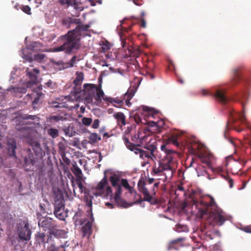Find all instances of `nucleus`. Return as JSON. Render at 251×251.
Masks as SVG:
<instances>
[{
  "mask_svg": "<svg viewBox=\"0 0 251 251\" xmlns=\"http://www.w3.org/2000/svg\"><path fill=\"white\" fill-rule=\"evenodd\" d=\"M91 221H92L91 220ZM90 222L87 219H84L83 221H80V224L82 225L84 222L86 223L81 227V231L83 233V236H85L87 235H90L92 231V223L93 222Z\"/></svg>",
  "mask_w": 251,
  "mask_h": 251,
  "instance_id": "nucleus-18",
  "label": "nucleus"
},
{
  "mask_svg": "<svg viewBox=\"0 0 251 251\" xmlns=\"http://www.w3.org/2000/svg\"><path fill=\"white\" fill-rule=\"evenodd\" d=\"M76 24L77 25L75 29L69 31L67 34L63 36L64 42L61 46L49 50H42V51L48 52L63 51L65 53L69 54L75 53L80 47L81 31H87L90 27L89 25L81 24L80 20L79 23ZM41 47H42V44L37 42H33L31 44V49L34 50H41V49L39 48Z\"/></svg>",
  "mask_w": 251,
  "mask_h": 251,
  "instance_id": "nucleus-2",
  "label": "nucleus"
},
{
  "mask_svg": "<svg viewBox=\"0 0 251 251\" xmlns=\"http://www.w3.org/2000/svg\"><path fill=\"white\" fill-rule=\"evenodd\" d=\"M46 234L45 233L38 232L36 235V240L40 244L45 242Z\"/></svg>",
  "mask_w": 251,
  "mask_h": 251,
  "instance_id": "nucleus-44",
  "label": "nucleus"
},
{
  "mask_svg": "<svg viewBox=\"0 0 251 251\" xmlns=\"http://www.w3.org/2000/svg\"><path fill=\"white\" fill-rule=\"evenodd\" d=\"M175 230L178 232H186L188 231V228L186 226L178 224L175 226Z\"/></svg>",
  "mask_w": 251,
  "mask_h": 251,
  "instance_id": "nucleus-42",
  "label": "nucleus"
},
{
  "mask_svg": "<svg viewBox=\"0 0 251 251\" xmlns=\"http://www.w3.org/2000/svg\"><path fill=\"white\" fill-rule=\"evenodd\" d=\"M38 225L39 226L42 227L45 231L47 230H52L56 227V226L52 222V219L48 218L39 220Z\"/></svg>",
  "mask_w": 251,
  "mask_h": 251,
  "instance_id": "nucleus-16",
  "label": "nucleus"
},
{
  "mask_svg": "<svg viewBox=\"0 0 251 251\" xmlns=\"http://www.w3.org/2000/svg\"><path fill=\"white\" fill-rule=\"evenodd\" d=\"M224 177L226 179V180L228 182L229 187L232 188L234 184L233 179L231 177H230L228 176H225Z\"/></svg>",
  "mask_w": 251,
  "mask_h": 251,
  "instance_id": "nucleus-55",
  "label": "nucleus"
},
{
  "mask_svg": "<svg viewBox=\"0 0 251 251\" xmlns=\"http://www.w3.org/2000/svg\"><path fill=\"white\" fill-rule=\"evenodd\" d=\"M84 200V202L86 204V205L90 208V209L89 210H88L87 212L89 214H90V219H91L92 221H94V217L93 216V213H92V200L91 199H89L88 197H85Z\"/></svg>",
  "mask_w": 251,
  "mask_h": 251,
  "instance_id": "nucleus-34",
  "label": "nucleus"
},
{
  "mask_svg": "<svg viewBox=\"0 0 251 251\" xmlns=\"http://www.w3.org/2000/svg\"><path fill=\"white\" fill-rule=\"evenodd\" d=\"M247 97L245 95H242L241 97L237 98V100L240 101L243 104L244 103V100H247Z\"/></svg>",
  "mask_w": 251,
  "mask_h": 251,
  "instance_id": "nucleus-63",
  "label": "nucleus"
},
{
  "mask_svg": "<svg viewBox=\"0 0 251 251\" xmlns=\"http://www.w3.org/2000/svg\"><path fill=\"white\" fill-rule=\"evenodd\" d=\"M124 143L126 148L130 151H133L136 155H138L142 159H145L146 157L149 156L144 150L141 149L140 144H135L131 143L129 139L126 136L123 138Z\"/></svg>",
  "mask_w": 251,
  "mask_h": 251,
  "instance_id": "nucleus-6",
  "label": "nucleus"
},
{
  "mask_svg": "<svg viewBox=\"0 0 251 251\" xmlns=\"http://www.w3.org/2000/svg\"><path fill=\"white\" fill-rule=\"evenodd\" d=\"M101 140V137L96 133H92L89 137V143L94 144L98 141Z\"/></svg>",
  "mask_w": 251,
  "mask_h": 251,
  "instance_id": "nucleus-37",
  "label": "nucleus"
},
{
  "mask_svg": "<svg viewBox=\"0 0 251 251\" xmlns=\"http://www.w3.org/2000/svg\"><path fill=\"white\" fill-rule=\"evenodd\" d=\"M63 141L59 142L58 144V151L61 156L66 154V151L68 147L67 141L63 138Z\"/></svg>",
  "mask_w": 251,
  "mask_h": 251,
  "instance_id": "nucleus-27",
  "label": "nucleus"
},
{
  "mask_svg": "<svg viewBox=\"0 0 251 251\" xmlns=\"http://www.w3.org/2000/svg\"><path fill=\"white\" fill-rule=\"evenodd\" d=\"M53 213L55 216L59 220H65L68 216V210L65 209V204L62 200L58 203H55Z\"/></svg>",
  "mask_w": 251,
  "mask_h": 251,
  "instance_id": "nucleus-12",
  "label": "nucleus"
},
{
  "mask_svg": "<svg viewBox=\"0 0 251 251\" xmlns=\"http://www.w3.org/2000/svg\"><path fill=\"white\" fill-rule=\"evenodd\" d=\"M109 180L113 187L116 188L118 189L120 187L121 191H122V186L119 184L120 182L119 176L115 174H113L109 178Z\"/></svg>",
  "mask_w": 251,
  "mask_h": 251,
  "instance_id": "nucleus-28",
  "label": "nucleus"
},
{
  "mask_svg": "<svg viewBox=\"0 0 251 251\" xmlns=\"http://www.w3.org/2000/svg\"><path fill=\"white\" fill-rule=\"evenodd\" d=\"M80 59H78L75 55L73 56L69 62H67L68 68H72L74 66V64L76 63V60L79 61Z\"/></svg>",
  "mask_w": 251,
  "mask_h": 251,
  "instance_id": "nucleus-45",
  "label": "nucleus"
},
{
  "mask_svg": "<svg viewBox=\"0 0 251 251\" xmlns=\"http://www.w3.org/2000/svg\"><path fill=\"white\" fill-rule=\"evenodd\" d=\"M104 96L105 95H88V97L87 98L91 99L92 100H95L94 102L98 105L101 101V98L104 99Z\"/></svg>",
  "mask_w": 251,
  "mask_h": 251,
  "instance_id": "nucleus-39",
  "label": "nucleus"
},
{
  "mask_svg": "<svg viewBox=\"0 0 251 251\" xmlns=\"http://www.w3.org/2000/svg\"><path fill=\"white\" fill-rule=\"evenodd\" d=\"M65 119V117L59 114L51 116L49 118V120L50 122H58L59 121H63Z\"/></svg>",
  "mask_w": 251,
  "mask_h": 251,
  "instance_id": "nucleus-40",
  "label": "nucleus"
},
{
  "mask_svg": "<svg viewBox=\"0 0 251 251\" xmlns=\"http://www.w3.org/2000/svg\"><path fill=\"white\" fill-rule=\"evenodd\" d=\"M181 135V133L178 131L173 132L166 141V144L161 145V150L164 151L168 155L171 154L173 152V151L166 149V144L172 143L175 146L178 147L179 146V142H181L180 140Z\"/></svg>",
  "mask_w": 251,
  "mask_h": 251,
  "instance_id": "nucleus-9",
  "label": "nucleus"
},
{
  "mask_svg": "<svg viewBox=\"0 0 251 251\" xmlns=\"http://www.w3.org/2000/svg\"><path fill=\"white\" fill-rule=\"evenodd\" d=\"M58 2L62 6L66 5V8L70 6H73L75 9H79L78 6L80 3L77 0H59Z\"/></svg>",
  "mask_w": 251,
  "mask_h": 251,
  "instance_id": "nucleus-19",
  "label": "nucleus"
},
{
  "mask_svg": "<svg viewBox=\"0 0 251 251\" xmlns=\"http://www.w3.org/2000/svg\"><path fill=\"white\" fill-rule=\"evenodd\" d=\"M72 171L77 177L76 179L82 178V171L76 164H75V165H73V168L72 169Z\"/></svg>",
  "mask_w": 251,
  "mask_h": 251,
  "instance_id": "nucleus-36",
  "label": "nucleus"
},
{
  "mask_svg": "<svg viewBox=\"0 0 251 251\" xmlns=\"http://www.w3.org/2000/svg\"><path fill=\"white\" fill-rule=\"evenodd\" d=\"M152 171L154 175H160L161 176H163V178H158L159 179H163V181H165L168 178L167 173H164L163 169L160 163L159 166L157 168L154 167Z\"/></svg>",
  "mask_w": 251,
  "mask_h": 251,
  "instance_id": "nucleus-20",
  "label": "nucleus"
},
{
  "mask_svg": "<svg viewBox=\"0 0 251 251\" xmlns=\"http://www.w3.org/2000/svg\"><path fill=\"white\" fill-rule=\"evenodd\" d=\"M233 160V157L232 155H229L228 156V157H227L226 158V160H225V165L226 167H227L228 165V163H229V162Z\"/></svg>",
  "mask_w": 251,
  "mask_h": 251,
  "instance_id": "nucleus-60",
  "label": "nucleus"
},
{
  "mask_svg": "<svg viewBox=\"0 0 251 251\" xmlns=\"http://www.w3.org/2000/svg\"><path fill=\"white\" fill-rule=\"evenodd\" d=\"M142 110L144 111L145 116L148 117H153L155 114L157 113L154 108H151L146 106H142Z\"/></svg>",
  "mask_w": 251,
  "mask_h": 251,
  "instance_id": "nucleus-29",
  "label": "nucleus"
},
{
  "mask_svg": "<svg viewBox=\"0 0 251 251\" xmlns=\"http://www.w3.org/2000/svg\"><path fill=\"white\" fill-rule=\"evenodd\" d=\"M52 63L53 65L56 66L59 70H64L68 68L67 62L65 63L62 60L59 61H52Z\"/></svg>",
  "mask_w": 251,
  "mask_h": 251,
  "instance_id": "nucleus-35",
  "label": "nucleus"
},
{
  "mask_svg": "<svg viewBox=\"0 0 251 251\" xmlns=\"http://www.w3.org/2000/svg\"><path fill=\"white\" fill-rule=\"evenodd\" d=\"M16 149V142L14 140H11L8 142L7 150L10 156H15Z\"/></svg>",
  "mask_w": 251,
  "mask_h": 251,
  "instance_id": "nucleus-22",
  "label": "nucleus"
},
{
  "mask_svg": "<svg viewBox=\"0 0 251 251\" xmlns=\"http://www.w3.org/2000/svg\"><path fill=\"white\" fill-rule=\"evenodd\" d=\"M23 58L29 62H31L34 60V58L29 55H25L23 56Z\"/></svg>",
  "mask_w": 251,
  "mask_h": 251,
  "instance_id": "nucleus-61",
  "label": "nucleus"
},
{
  "mask_svg": "<svg viewBox=\"0 0 251 251\" xmlns=\"http://www.w3.org/2000/svg\"><path fill=\"white\" fill-rule=\"evenodd\" d=\"M124 143L126 148L130 151H133L136 155H138L142 159H145L146 157L149 156L144 150L141 149L140 144H135L131 143L129 139L126 136L123 138Z\"/></svg>",
  "mask_w": 251,
  "mask_h": 251,
  "instance_id": "nucleus-7",
  "label": "nucleus"
},
{
  "mask_svg": "<svg viewBox=\"0 0 251 251\" xmlns=\"http://www.w3.org/2000/svg\"><path fill=\"white\" fill-rule=\"evenodd\" d=\"M27 152V156H26L24 159L25 164L26 166L29 165L33 166L35 163V160L34 158L33 154L32 153L30 149H28Z\"/></svg>",
  "mask_w": 251,
  "mask_h": 251,
  "instance_id": "nucleus-26",
  "label": "nucleus"
},
{
  "mask_svg": "<svg viewBox=\"0 0 251 251\" xmlns=\"http://www.w3.org/2000/svg\"><path fill=\"white\" fill-rule=\"evenodd\" d=\"M176 160L171 156H168L167 159L162 162H160L164 172H167L168 177L171 178L173 174L174 171L176 167Z\"/></svg>",
  "mask_w": 251,
  "mask_h": 251,
  "instance_id": "nucleus-11",
  "label": "nucleus"
},
{
  "mask_svg": "<svg viewBox=\"0 0 251 251\" xmlns=\"http://www.w3.org/2000/svg\"><path fill=\"white\" fill-rule=\"evenodd\" d=\"M242 80L241 91L243 94H250L251 88L249 80L243 77L241 75V69L240 67L235 68L233 70V76L230 82L225 86L217 89L215 92H210L206 89H202V94H226L227 90L235 86L240 81Z\"/></svg>",
  "mask_w": 251,
  "mask_h": 251,
  "instance_id": "nucleus-3",
  "label": "nucleus"
},
{
  "mask_svg": "<svg viewBox=\"0 0 251 251\" xmlns=\"http://www.w3.org/2000/svg\"><path fill=\"white\" fill-rule=\"evenodd\" d=\"M146 135L145 134V136H141L140 134L137 133L134 135V138L135 139H139L141 141H143L145 140V138L146 137Z\"/></svg>",
  "mask_w": 251,
  "mask_h": 251,
  "instance_id": "nucleus-62",
  "label": "nucleus"
},
{
  "mask_svg": "<svg viewBox=\"0 0 251 251\" xmlns=\"http://www.w3.org/2000/svg\"><path fill=\"white\" fill-rule=\"evenodd\" d=\"M148 126L144 129V133L149 136V133L157 134L159 133L162 131V128L165 125L164 121L160 119L157 122L152 121H147Z\"/></svg>",
  "mask_w": 251,
  "mask_h": 251,
  "instance_id": "nucleus-8",
  "label": "nucleus"
},
{
  "mask_svg": "<svg viewBox=\"0 0 251 251\" xmlns=\"http://www.w3.org/2000/svg\"><path fill=\"white\" fill-rule=\"evenodd\" d=\"M80 23V19L72 18H66L62 20V25L66 26L67 28H71V25L74 24H78Z\"/></svg>",
  "mask_w": 251,
  "mask_h": 251,
  "instance_id": "nucleus-21",
  "label": "nucleus"
},
{
  "mask_svg": "<svg viewBox=\"0 0 251 251\" xmlns=\"http://www.w3.org/2000/svg\"><path fill=\"white\" fill-rule=\"evenodd\" d=\"M100 121L99 119H95L92 124V127L93 128L97 129L99 126Z\"/></svg>",
  "mask_w": 251,
  "mask_h": 251,
  "instance_id": "nucleus-58",
  "label": "nucleus"
},
{
  "mask_svg": "<svg viewBox=\"0 0 251 251\" xmlns=\"http://www.w3.org/2000/svg\"><path fill=\"white\" fill-rule=\"evenodd\" d=\"M121 193L122 191H121L120 187H119L118 189L116 190L115 193L114 200L117 206L126 208L132 206L133 203H127L126 201L121 197Z\"/></svg>",
  "mask_w": 251,
  "mask_h": 251,
  "instance_id": "nucleus-15",
  "label": "nucleus"
},
{
  "mask_svg": "<svg viewBox=\"0 0 251 251\" xmlns=\"http://www.w3.org/2000/svg\"><path fill=\"white\" fill-rule=\"evenodd\" d=\"M26 74L30 78V81L26 84V89H28L30 88L31 85L36 84L38 81L37 75L33 74L32 72H28Z\"/></svg>",
  "mask_w": 251,
  "mask_h": 251,
  "instance_id": "nucleus-23",
  "label": "nucleus"
},
{
  "mask_svg": "<svg viewBox=\"0 0 251 251\" xmlns=\"http://www.w3.org/2000/svg\"><path fill=\"white\" fill-rule=\"evenodd\" d=\"M34 60L38 62H41L45 57V55L43 53H37L34 55Z\"/></svg>",
  "mask_w": 251,
  "mask_h": 251,
  "instance_id": "nucleus-46",
  "label": "nucleus"
},
{
  "mask_svg": "<svg viewBox=\"0 0 251 251\" xmlns=\"http://www.w3.org/2000/svg\"><path fill=\"white\" fill-rule=\"evenodd\" d=\"M105 194L107 196L112 197L113 196L112 190L110 186H107L106 187Z\"/></svg>",
  "mask_w": 251,
  "mask_h": 251,
  "instance_id": "nucleus-56",
  "label": "nucleus"
},
{
  "mask_svg": "<svg viewBox=\"0 0 251 251\" xmlns=\"http://www.w3.org/2000/svg\"><path fill=\"white\" fill-rule=\"evenodd\" d=\"M138 189L140 192L142 193L144 196L142 199L141 195L138 194L136 191L133 189V193L134 194V204H141L143 201H146L150 203L152 205H155L157 203V200L154 197L156 193L154 191L153 193H150L148 188L146 187V184L144 180L140 179L137 184Z\"/></svg>",
  "mask_w": 251,
  "mask_h": 251,
  "instance_id": "nucleus-4",
  "label": "nucleus"
},
{
  "mask_svg": "<svg viewBox=\"0 0 251 251\" xmlns=\"http://www.w3.org/2000/svg\"><path fill=\"white\" fill-rule=\"evenodd\" d=\"M238 118L242 123H245L246 121L245 115L244 112H241L237 114Z\"/></svg>",
  "mask_w": 251,
  "mask_h": 251,
  "instance_id": "nucleus-54",
  "label": "nucleus"
},
{
  "mask_svg": "<svg viewBox=\"0 0 251 251\" xmlns=\"http://www.w3.org/2000/svg\"><path fill=\"white\" fill-rule=\"evenodd\" d=\"M134 120H135V122L137 124H139L140 123H143V124H147V121H146V120H144V121L145 122H146V123H144L142 121V119L140 117V116H139V115L138 114H135L134 116Z\"/></svg>",
  "mask_w": 251,
  "mask_h": 251,
  "instance_id": "nucleus-52",
  "label": "nucleus"
},
{
  "mask_svg": "<svg viewBox=\"0 0 251 251\" xmlns=\"http://www.w3.org/2000/svg\"><path fill=\"white\" fill-rule=\"evenodd\" d=\"M190 149L194 153H196L200 149V145L197 143H195L190 147Z\"/></svg>",
  "mask_w": 251,
  "mask_h": 251,
  "instance_id": "nucleus-48",
  "label": "nucleus"
},
{
  "mask_svg": "<svg viewBox=\"0 0 251 251\" xmlns=\"http://www.w3.org/2000/svg\"><path fill=\"white\" fill-rule=\"evenodd\" d=\"M114 117L117 120L119 124H121L122 126L126 125V117L123 113L117 112L114 115Z\"/></svg>",
  "mask_w": 251,
  "mask_h": 251,
  "instance_id": "nucleus-31",
  "label": "nucleus"
},
{
  "mask_svg": "<svg viewBox=\"0 0 251 251\" xmlns=\"http://www.w3.org/2000/svg\"><path fill=\"white\" fill-rule=\"evenodd\" d=\"M83 88L82 94H104L100 86L94 84L85 83Z\"/></svg>",
  "mask_w": 251,
  "mask_h": 251,
  "instance_id": "nucleus-13",
  "label": "nucleus"
},
{
  "mask_svg": "<svg viewBox=\"0 0 251 251\" xmlns=\"http://www.w3.org/2000/svg\"><path fill=\"white\" fill-rule=\"evenodd\" d=\"M37 119L38 118L36 115H20L13 118L12 123L17 130L25 131L28 129L27 126L32 124V123L28 122L27 120H35Z\"/></svg>",
  "mask_w": 251,
  "mask_h": 251,
  "instance_id": "nucleus-5",
  "label": "nucleus"
},
{
  "mask_svg": "<svg viewBox=\"0 0 251 251\" xmlns=\"http://www.w3.org/2000/svg\"><path fill=\"white\" fill-rule=\"evenodd\" d=\"M48 134L53 138L58 136V130L56 128H50L47 130Z\"/></svg>",
  "mask_w": 251,
  "mask_h": 251,
  "instance_id": "nucleus-41",
  "label": "nucleus"
},
{
  "mask_svg": "<svg viewBox=\"0 0 251 251\" xmlns=\"http://www.w3.org/2000/svg\"><path fill=\"white\" fill-rule=\"evenodd\" d=\"M236 120H237V118L236 117H234V116H233V114H231L229 121L227 122V124H226V128H229L228 126H229V122H232L233 124H234L236 122Z\"/></svg>",
  "mask_w": 251,
  "mask_h": 251,
  "instance_id": "nucleus-53",
  "label": "nucleus"
},
{
  "mask_svg": "<svg viewBox=\"0 0 251 251\" xmlns=\"http://www.w3.org/2000/svg\"><path fill=\"white\" fill-rule=\"evenodd\" d=\"M215 100L218 101L222 104H226L228 101L232 100L230 98H228L227 95H213Z\"/></svg>",
  "mask_w": 251,
  "mask_h": 251,
  "instance_id": "nucleus-30",
  "label": "nucleus"
},
{
  "mask_svg": "<svg viewBox=\"0 0 251 251\" xmlns=\"http://www.w3.org/2000/svg\"><path fill=\"white\" fill-rule=\"evenodd\" d=\"M82 122L83 125L89 126L92 122V119L90 118L84 117L82 119Z\"/></svg>",
  "mask_w": 251,
  "mask_h": 251,
  "instance_id": "nucleus-50",
  "label": "nucleus"
},
{
  "mask_svg": "<svg viewBox=\"0 0 251 251\" xmlns=\"http://www.w3.org/2000/svg\"><path fill=\"white\" fill-rule=\"evenodd\" d=\"M81 179L82 178L76 179V181L78 185V187H79L80 192L82 193L84 191V187L83 186Z\"/></svg>",
  "mask_w": 251,
  "mask_h": 251,
  "instance_id": "nucleus-51",
  "label": "nucleus"
},
{
  "mask_svg": "<svg viewBox=\"0 0 251 251\" xmlns=\"http://www.w3.org/2000/svg\"><path fill=\"white\" fill-rule=\"evenodd\" d=\"M31 146L36 155H42L43 151L39 143L36 141L33 142L31 143Z\"/></svg>",
  "mask_w": 251,
  "mask_h": 251,
  "instance_id": "nucleus-32",
  "label": "nucleus"
},
{
  "mask_svg": "<svg viewBox=\"0 0 251 251\" xmlns=\"http://www.w3.org/2000/svg\"><path fill=\"white\" fill-rule=\"evenodd\" d=\"M190 195L192 205L198 210L200 217L206 219V222L212 226H222L226 220L224 212L218 208L213 198L208 196L200 201Z\"/></svg>",
  "mask_w": 251,
  "mask_h": 251,
  "instance_id": "nucleus-1",
  "label": "nucleus"
},
{
  "mask_svg": "<svg viewBox=\"0 0 251 251\" xmlns=\"http://www.w3.org/2000/svg\"><path fill=\"white\" fill-rule=\"evenodd\" d=\"M48 104L50 107L56 108L66 107L67 106L66 102H60L58 101H50Z\"/></svg>",
  "mask_w": 251,
  "mask_h": 251,
  "instance_id": "nucleus-33",
  "label": "nucleus"
},
{
  "mask_svg": "<svg viewBox=\"0 0 251 251\" xmlns=\"http://www.w3.org/2000/svg\"><path fill=\"white\" fill-rule=\"evenodd\" d=\"M58 248L56 247L54 245H51L48 248V251H58Z\"/></svg>",
  "mask_w": 251,
  "mask_h": 251,
  "instance_id": "nucleus-64",
  "label": "nucleus"
},
{
  "mask_svg": "<svg viewBox=\"0 0 251 251\" xmlns=\"http://www.w3.org/2000/svg\"><path fill=\"white\" fill-rule=\"evenodd\" d=\"M121 184L122 186L128 191L130 194H132L133 193L134 188L129 185L127 179L122 178Z\"/></svg>",
  "mask_w": 251,
  "mask_h": 251,
  "instance_id": "nucleus-38",
  "label": "nucleus"
},
{
  "mask_svg": "<svg viewBox=\"0 0 251 251\" xmlns=\"http://www.w3.org/2000/svg\"><path fill=\"white\" fill-rule=\"evenodd\" d=\"M89 1L90 3V5L92 6L96 5L95 1L100 4H102V0H89Z\"/></svg>",
  "mask_w": 251,
  "mask_h": 251,
  "instance_id": "nucleus-59",
  "label": "nucleus"
},
{
  "mask_svg": "<svg viewBox=\"0 0 251 251\" xmlns=\"http://www.w3.org/2000/svg\"><path fill=\"white\" fill-rule=\"evenodd\" d=\"M20 8L21 10L28 15H31V8L28 5H21Z\"/></svg>",
  "mask_w": 251,
  "mask_h": 251,
  "instance_id": "nucleus-47",
  "label": "nucleus"
},
{
  "mask_svg": "<svg viewBox=\"0 0 251 251\" xmlns=\"http://www.w3.org/2000/svg\"><path fill=\"white\" fill-rule=\"evenodd\" d=\"M8 91H11L13 90V92L15 93H25L26 92V89L23 88H15L11 87L7 89Z\"/></svg>",
  "mask_w": 251,
  "mask_h": 251,
  "instance_id": "nucleus-43",
  "label": "nucleus"
},
{
  "mask_svg": "<svg viewBox=\"0 0 251 251\" xmlns=\"http://www.w3.org/2000/svg\"><path fill=\"white\" fill-rule=\"evenodd\" d=\"M17 232L21 240L29 241L30 239L31 231L29 228L28 223L26 222L22 221L19 223Z\"/></svg>",
  "mask_w": 251,
  "mask_h": 251,
  "instance_id": "nucleus-10",
  "label": "nucleus"
},
{
  "mask_svg": "<svg viewBox=\"0 0 251 251\" xmlns=\"http://www.w3.org/2000/svg\"><path fill=\"white\" fill-rule=\"evenodd\" d=\"M41 95H38L37 97L34 98V100L32 101V105L34 109H35V105L38 103Z\"/></svg>",
  "mask_w": 251,
  "mask_h": 251,
  "instance_id": "nucleus-57",
  "label": "nucleus"
},
{
  "mask_svg": "<svg viewBox=\"0 0 251 251\" xmlns=\"http://www.w3.org/2000/svg\"><path fill=\"white\" fill-rule=\"evenodd\" d=\"M184 238L180 237L172 241L169 243L168 245V250L171 251L172 250H177L179 249L178 243L182 242Z\"/></svg>",
  "mask_w": 251,
  "mask_h": 251,
  "instance_id": "nucleus-25",
  "label": "nucleus"
},
{
  "mask_svg": "<svg viewBox=\"0 0 251 251\" xmlns=\"http://www.w3.org/2000/svg\"><path fill=\"white\" fill-rule=\"evenodd\" d=\"M143 148L146 150H145V152L149 155V156L146 157V159L153 160V158H155L154 152L157 150V145L154 140L151 139Z\"/></svg>",
  "mask_w": 251,
  "mask_h": 251,
  "instance_id": "nucleus-14",
  "label": "nucleus"
},
{
  "mask_svg": "<svg viewBox=\"0 0 251 251\" xmlns=\"http://www.w3.org/2000/svg\"><path fill=\"white\" fill-rule=\"evenodd\" d=\"M107 171L104 172V176L101 181L98 184L96 187V190L99 191L101 193H103L104 187L108 184V181L106 176Z\"/></svg>",
  "mask_w": 251,
  "mask_h": 251,
  "instance_id": "nucleus-24",
  "label": "nucleus"
},
{
  "mask_svg": "<svg viewBox=\"0 0 251 251\" xmlns=\"http://www.w3.org/2000/svg\"><path fill=\"white\" fill-rule=\"evenodd\" d=\"M111 48V45L108 42H106L100 48V51L101 52H105L106 51L109 50Z\"/></svg>",
  "mask_w": 251,
  "mask_h": 251,
  "instance_id": "nucleus-49",
  "label": "nucleus"
},
{
  "mask_svg": "<svg viewBox=\"0 0 251 251\" xmlns=\"http://www.w3.org/2000/svg\"><path fill=\"white\" fill-rule=\"evenodd\" d=\"M76 78L74 79L73 81L74 84L75 85L74 89L75 90V92L74 94H79L81 91L80 92L76 90L77 87H79L81 85L82 82L84 79V74L82 72H76Z\"/></svg>",
  "mask_w": 251,
  "mask_h": 251,
  "instance_id": "nucleus-17",
  "label": "nucleus"
}]
</instances>
